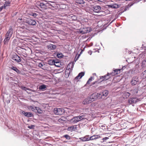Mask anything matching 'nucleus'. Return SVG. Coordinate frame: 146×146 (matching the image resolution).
Masks as SVG:
<instances>
[{
	"instance_id": "obj_1",
	"label": "nucleus",
	"mask_w": 146,
	"mask_h": 146,
	"mask_svg": "<svg viewBox=\"0 0 146 146\" xmlns=\"http://www.w3.org/2000/svg\"><path fill=\"white\" fill-rule=\"evenodd\" d=\"M121 69H116L115 70H113L112 72L110 73H108V74L104 76H100V78L99 80V81H96L93 82L92 84V85H94L97 83H99L100 82H102L104 80H106L109 79L110 77V76H113L118 74V72L120 71Z\"/></svg>"
},
{
	"instance_id": "obj_2",
	"label": "nucleus",
	"mask_w": 146,
	"mask_h": 146,
	"mask_svg": "<svg viewBox=\"0 0 146 146\" xmlns=\"http://www.w3.org/2000/svg\"><path fill=\"white\" fill-rule=\"evenodd\" d=\"M91 30H92L90 27H86L83 26V27L81 28L80 29L76 31V33L77 34H83L88 33L90 32Z\"/></svg>"
},
{
	"instance_id": "obj_3",
	"label": "nucleus",
	"mask_w": 146,
	"mask_h": 146,
	"mask_svg": "<svg viewBox=\"0 0 146 146\" xmlns=\"http://www.w3.org/2000/svg\"><path fill=\"white\" fill-rule=\"evenodd\" d=\"M17 21H22V22L27 23L30 25H35L36 24V22L35 20L27 18H25L23 19H22V18H19Z\"/></svg>"
},
{
	"instance_id": "obj_4",
	"label": "nucleus",
	"mask_w": 146,
	"mask_h": 146,
	"mask_svg": "<svg viewBox=\"0 0 146 146\" xmlns=\"http://www.w3.org/2000/svg\"><path fill=\"white\" fill-rule=\"evenodd\" d=\"M84 119V115L75 117L70 120V122L74 124Z\"/></svg>"
},
{
	"instance_id": "obj_5",
	"label": "nucleus",
	"mask_w": 146,
	"mask_h": 146,
	"mask_svg": "<svg viewBox=\"0 0 146 146\" xmlns=\"http://www.w3.org/2000/svg\"><path fill=\"white\" fill-rule=\"evenodd\" d=\"M130 83L131 85L133 86L139 84L140 82L138 76H135L133 77L131 80Z\"/></svg>"
},
{
	"instance_id": "obj_6",
	"label": "nucleus",
	"mask_w": 146,
	"mask_h": 146,
	"mask_svg": "<svg viewBox=\"0 0 146 146\" xmlns=\"http://www.w3.org/2000/svg\"><path fill=\"white\" fill-rule=\"evenodd\" d=\"M141 100L140 98H137L132 97L129 98L128 100V103L130 104H135Z\"/></svg>"
},
{
	"instance_id": "obj_7",
	"label": "nucleus",
	"mask_w": 146,
	"mask_h": 146,
	"mask_svg": "<svg viewBox=\"0 0 146 146\" xmlns=\"http://www.w3.org/2000/svg\"><path fill=\"white\" fill-rule=\"evenodd\" d=\"M54 113L56 115H61L63 114L64 112V110L62 108H55L53 110Z\"/></svg>"
},
{
	"instance_id": "obj_8",
	"label": "nucleus",
	"mask_w": 146,
	"mask_h": 146,
	"mask_svg": "<svg viewBox=\"0 0 146 146\" xmlns=\"http://www.w3.org/2000/svg\"><path fill=\"white\" fill-rule=\"evenodd\" d=\"M101 98L104 100L106 97L108 95L109 91L107 90H105L100 93Z\"/></svg>"
},
{
	"instance_id": "obj_9",
	"label": "nucleus",
	"mask_w": 146,
	"mask_h": 146,
	"mask_svg": "<svg viewBox=\"0 0 146 146\" xmlns=\"http://www.w3.org/2000/svg\"><path fill=\"white\" fill-rule=\"evenodd\" d=\"M92 10L95 13H98L101 12V7L99 5H96L94 6L92 8Z\"/></svg>"
},
{
	"instance_id": "obj_10",
	"label": "nucleus",
	"mask_w": 146,
	"mask_h": 146,
	"mask_svg": "<svg viewBox=\"0 0 146 146\" xmlns=\"http://www.w3.org/2000/svg\"><path fill=\"white\" fill-rule=\"evenodd\" d=\"M12 59L18 63L20 62L21 60L20 57L16 54L12 55Z\"/></svg>"
},
{
	"instance_id": "obj_11",
	"label": "nucleus",
	"mask_w": 146,
	"mask_h": 146,
	"mask_svg": "<svg viewBox=\"0 0 146 146\" xmlns=\"http://www.w3.org/2000/svg\"><path fill=\"white\" fill-rule=\"evenodd\" d=\"M90 96L91 98H93L94 101L98 98L100 99L101 98L100 93L95 92L93 93Z\"/></svg>"
},
{
	"instance_id": "obj_12",
	"label": "nucleus",
	"mask_w": 146,
	"mask_h": 146,
	"mask_svg": "<svg viewBox=\"0 0 146 146\" xmlns=\"http://www.w3.org/2000/svg\"><path fill=\"white\" fill-rule=\"evenodd\" d=\"M37 5L39 6L43 10H45L47 9V5L46 3L39 2L37 3Z\"/></svg>"
},
{
	"instance_id": "obj_13",
	"label": "nucleus",
	"mask_w": 146,
	"mask_h": 146,
	"mask_svg": "<svg viewBox=\"0 0 146 146\" xmlns=\"http://www.w3.org/2000/svg\"><path fill=\"white\" fill-rule=\"evenodd\" d=\"M120 5H119L116 3H113L107 5V6L109 8L114 9H116L120 7Z\"/></svg>"
},
{
	"instance_id": "obj_14",
	"label": "nucleus",
	"mask_w": 146,
	"mask_h": 146,
	"mask_svg": "<svg viewBox=\"0 0 146 146\" xmlns=\"http://www.w3.org/2000/svg\"><path fill=\"white\" fill-rule=\"evenodd\" d=\"M74 66V63L73 62H71L68 64L66 70H68L72 72Z\"/></svg>"
},
{
	"instance_id": "obj_15",
	"label": "nucleus",
	"mask_w": 146,
	"mask_h": 146,
	"mask_svg": "<svg viewBox=\"0 0 146 146\" xmlns=\"http://www.w3.org/2000/svg\"><path fill=\"white\" fill-rule=\"evenodd\" d=\"M77 125H75L70 126L67 128V130L68 131H75L77 130Z\"/></svg>"
},
{
	"instance_id": "obj_16",
	"label": "nucleus",
	"mask_w": 146,
	"mask_h": 146,
	"mask_svg": "<svg viewBox=\"0 0 146 146\" xmlns=\"http://www.w3.org/2000/svg\"><path fill=\"white\" fill-rule=\"evenodd\" d=\"M75 4L80 6L82 4H84L85 1L83 0H75Z\"/></svg>"
},
{
	"instance_id": "obj_17",
	"label": "nucleus",
	"mask_w": 146,
	"mask_h": 146,
	"mask_svg": "<svg viewBox=\"0 0 146 146\" xmlns=\"http://www.w3.org/2000/svg\"><path fill=\"white\" fill-rule=\"evenodd\" d=\"M101 137L100 135H94L92 136H91L90 137H89V140H93L95 139H98L101 138Z\"/></svg>"
},
{
	"instance_id": "obj_18",
	"label": "nucleus",
	"mask_w": 146,
	"mask_h": 146,
	"mask_svg": "<svg viewBox=\"0 0 146 146\" xmlns=\"http://www.w3.org/2000/svg\"><path fill=\"white\" fill-rule=\"evenodd\" d=\"M22 113L27 117H30L33 116V114L30 112H26L24 111H23Z\"/></svg>"
},
{
	"instance_id": "obj_19",
	"label": "nucleus",
	"mask_w": 146,
	"mask_h": 146,
	"mask_svg": "<svg viewBox=\"0 0 146 146\" xmlns=\"http://www.w3.org/2000/svg\"><path fill=\"white\" fill-rule=\"evenodd\" d=\"M13 33V29L12 28H10L7 31L6 34V36H11Z\"/></svg>"
},
{
	"instance_id": "obj_20",
	"label": "nucleus",
	"mask_w": 146,
	"mask_h": 146,
	"mask_svg": "<svg viewBox=\"0 0 146 146\" xmlns=\"http://www.w3.org/2000/svg\"><path fill=\"white\" fill-rule=\"evenodd\" d=\"M89 137L90 136L89 135H87L84 137H80L79 139H80V140L83 141H89Z\"/></svg>"
},
{
	"instance_id": "obj_21",
	"label": "nucleus",
	"mask_w": 146,
	"mask_h": 146,
	"mask_svg": "<svg viewBox=\"0 0 146 146\" xmlns=\"http://www.w3.org/2000/svg\"><path fill=\"white\" fill-rule=\"evenodd\" d=\"M9 68L11 69L14 71L18 74H20L21 73V71L18 69L16 67L11 66H9Z\"/></svg>"
},
{
	"instance_id": "obj_22",
	"label": "nucleus",
	"mask_w": 146,
	"mask_h": 146,
	"mask_svg": "<svg viewBox=\"0 0 146 146\" xmlns=\"http://www.w3.org/2000/svg\"><path fill=\"white\" fill-rule=\"evenodd\" d=\"M47 47L48 49L50 50H52L55 49L56 48V46L55 45L50 44Z\"/></svg>"
},
{
	"instance_id": "obj_23",
	"label": "nucleus",
	"mask_w": 146,
	"mask_h": 146,
	"mask_svg": "<svg viewBox=\"0 0 146 146\" xmlns=\"http://www.w3.org/2000/svg\"><path fill=\"white\" fill-rule=\"evenodd\" d=\"M46 4L47 5V9L48 8V6H49L50 7H48L52 10H54L56 9V7L54 6L55 5H52L51 4L48 3H46Z\"/></svg>"
},
{
	"instance_id": "obj_24",
	"label": "nucleus",
	"mask_w": 146,
	"mask_h": 146,
	"mask_svg": "<svg viewBox=\"0 0 146 146\" xmlns=\"http://www.w3.org/2000/svg\"><path fill=\"white\" fill-rule=\"evenodd\" d=\"M133 4L134 3H131L128 4L127 5L125 6L124 8V10L123 11V12H124L128 10L129 8L132 6Z\"/></svg>"
},
{
	"instance_id": "obj_25",
	"label": "nucleus",
	"mask_w": 146,
	"mask_h": 146,
	"mask_svg": "<svg viewBox=\"0 0 146 146\" xmlns=\"http://www.w3.org/2000/svg\"><path fill=\"white\" fill-rule=\"evenodd\" d=\"M54 65L57 67H60L61 65L60 62L58 59H55Z\"/></svg>"
},
{
	"instance_id": "obj_26",
	"label": "nucleus",
	"mask_w": 146,
	"mask_h": 146,
	"mask_svg": "<svg viewBox=\"0 0 146 146\" xmlns=\"http://www.w3.org/2000/svg\"><path fill=\"white\" fill-rule=\"evenodd\" d=\"M38 88L39 90H41L42 91H43L44 90H46V86L44 84H42Z\"/></svg>"
},
{
	"instance_id": "obj_27",
	"label": "nucleus",
	"mask_w": 146,
	"mask_h": 146,
	"mask_svg": "<svg viewBox=\"0 0 146 146\" xmlns=\"http://www.w3.org/2000/svg\"><path fill=\"white\" fill-rule=\"evenodd\" d=\"M55 61V59H50L48 61V63L50 65H54Z\"/></svg>"
},
{
	"instance_id": "obj_28",
	"label": "nucleus",
	"mask_w": 146,
	"mask_h": 146,
	"mask_svg": "<svg viewBox=\"0 0 146 146\" xmlns=\"http://www.w3.org/2000/svg\"><path fill=\"white\" fill-rule=\"evenodd\" d=\"M72 72L68 70H66L65 72V78H67L68 77L70 72Z\"/></svg>"
},
{
	"instance_id": "obj_29",
	"label": "nucleus",
	"mask_w": 146,
	"mask_h": 146,
	"mask_svg": "<svg viewBox=\"0 0 146 146\" xmlns=\"http://www.w3.org/2000/svg\"><path fill=\"white\" fill-rule=\"evenodd\" d=\"M11 4V2L9 1H6L5 2L3 6L5 8L6 7L10 6Z\"/></svg>"
},
{
	"instance_id": "obj_30",
	"label": "nucleus",
	"mask_w": 146,
	"mask_h": 146,
	"mask_svg": "<svg viewBox=\"0 0 146 146\" xmlns=\"http://www.w3.org/2000/svg\"><path fill=\"white\" fill-rule=\"evenodd\" d=\"M37 109H36V111L35 113H42L43 111H42L40 109L39 107H36Z\"/></svg>"
},
{
	"instance_id": "obj_31",
	"label": "nucleus",
	"mask_w": 146,
	"mask_h": 146,
	"mask_svg": "<svg viewBox=\"0 0 146 146\" xmlns=\"http://www.w3.org/2000/svg\"><path fill=\"white\" fill-rule=\"evenodd\" d=\"M36 107L34 105H33L32 106H30L29 107L30 108H31L32 110V111L35 112L36 111V109H37L36 107Z\"/></svg>"
},
{
	"instance_id": "obj_32",
	"label": "nucleus",
	"mask_w": 146,
	"mask_h": 146,
	"mask_svg": "<svg viewBox=\"0 0 146 146\" xmlns=\"http://www.w3.org/2000/svg\"><path fill=\"white\" fill-rule=\"evenodd\" d=\"M141 66L142 68H144L146 66V58L142 61Z\"/></svg>"
},
{
	"instance_id": "obj_33",
	"label": "nucleus",
	"mask_w": 146,
	"mask_h": 146,
	"mask_svg": "<svg viewBox=\"0 0 146 146\" xmlns=\"http://www.w3.org/2000/svg\"><path fill=\"white\" fill-rule=\"evenodd\" d=\"M130 94L128 92L125 93L124 94V98H128L130 96Z\"/></svg>"
},
{
	"instance_id": "obj_34",
	"label": "nucleus",
	"mask_w": 146,
	"mask_h": 146,
	"mask_svg": "<svg viewBox=\"0 0 146 146\" xmlns=\"http://www.w3.org/2000/svg\"><path fill=\"white\" fill-rule=\"evenodd\" d=\"M10 39V37H6L4 39V42L5 44H6L7 43L9 40Z\"/></svg>"
},
{
	"instance_id": "obj_35",
	"label": "nucleus",
	"mask_w": 146,
	"mask_h": 146,
	"mask_svg": "<svg viewBox=\"0 0 146 146\" xmlns=\"http://www.w3.org/2000/svg\"><path fill=\"white\" fill-rule=\"evenodd\" d=\"M88 98H86L83 102L82 103L84 104H89Z\"/></svg>"
},
{
	"instance_id": "obj_36",
	"label": "nucleus",
	"mask_w": 146,
	"mask_h": 146,
	"mask_svg": "<svg viewBox=\"0 0 146 146\" xmlns=\"http://www.w3.org/2000/svg\"><path fill=\"white\" fill-rule=\"evenodd\" d=\"M57 56L58 58H60L63 57V55L61 53H58L57 54Z\"/></svg>"
},
{
	"instance_id": "obj_37",
	"label": "nucleus",
	"mask_w": 146,
	"mask_h": 146,
	"mask_svg": "<svg viewBox=\"0 0 146 146\" xmlns=\"http://www.w3.org/2000/svg\"><path fill=\"white\" fill-rule=\"evenodd\" d=\"M141 76L143 79L146 78V73H144V71L142 73Z\"/></svg>"
},
{
	"instance_id": "obj_38",
	"label": "nucleus",
	"mask_w": 146,
	"mask_h": 146,
	"mask_svg": "<svg viewBox=\"0 0 146 146\" xmlns=\"http://www.w3.org/2000/svg\"><path fill=\"white\" fill-rule=\"evenodd\" d=\"M88 101L89 102V104L91 103L92 102L94 101V100H93V98H91V96H90V97L88 98Z\"/></svg>"
},
{
	"instance_id": "obj_39",
	"label": "nucleus",
	"mask_w": 146,
	"mask_h": 146,
	"mask_svg": "<svg viewBox=\"0 0 146 146\" xmlns=\"http://www.w3.org/2000/svg\"><path fill=\"white\" fill-rule=\"evenodd\" d=\"M88 101L89 102V104L91 103L92 102L94 101V100H93V98H91V96H90V97L88 98Z\"/></svg>"
},
{
	"instance_id": "obj_40",
	"label": "nucleus",
	"mask_w": 146,
	"mask_h": 146,
	"mask_svg": "<svg viewBox=\"0 0 146 146\" xmlns=\"http://www.w3.org/2000/svg\"><path fill=\"white\" fill-rule=\"evenodd\" d=\"M30 15L31 16H32L33 17H34L35 18L36 17V16L37 15L36 13L35 12H31V13Z\"/></svg>"
},
{
	"instance_id": "obj_41",
	"label": "nucleus",
	"mask_w": 146,
	"mask_h": 146,
	"mask_svg": "<svg viewBox=\"0 0 146 146\" xmlns=\"http://www.w3.org/2000/svg\"><path fill=\"white\" fill-rule=\"evenodd\" d=\"M85 74V73L84 72H82L78 74H80L79 75V76L80 77V78H79V79H80L82 78V77Z\"/></svg>"
},
{
	"instance_id": "obj_42",
	"label": "nucleus",
	"mask_w": 146,
	"mask_h": 146,
	"mask_svg": "<svg viewBox=\"0 0 146 146\" xmlns=\"http://www.w3.org/2000/svg\"><path fill=\"white\" fill-rule=\"evenodd\" d=\"M58 33L61 34V35H62L63 36L66 35L65 33L62 31H59L58 32Z\"/></svg>"
},
{
	"instance_id": "obj_43",
	"label": "nucleus",
	"mask_w": 146,
	"mask_h": 146,
	"mask_svg": "<svg viewBox=\"0 0 146 146\" xmlns=\"http://www.w3.org/2000/svg\"><path fill=\"white\" fill-rule=\"evenodd\" d=\"M22 89L24 90L25 91H27V90H30V89L29 88H27L26 87H25V86H22L21 87Z\"/></svg>"
},
{
	"instance_id": "obj_44",
	"label": "nucleus",
	"mask_w": 146,
	"mask_h": 146,
	"mask_svg": "<svg viewBox=\"0 0 146 146\" xmlns=\"http://www.w3.org/2000/svg\"><path fill=\"white\" fill-rule=\"evenodd\" d=\"M64 137L68 140L70 139V137L68 135H64Z\"/></svg>"
},
{
	"instance_id": "obj_45",
	"label": "nucleus",
	"mask_w": 146,
	"mask_h": 146,
	"mask_svg": "<svg viewBox=\"0 0 146 146\" xmlns=\"http://www.w3.org/2000/svg\"><path fill=\"white\" fill-rule=\"evenodd\" d=\"M35 127V126L34 125H32L30 126H28V128L30 129H33Z\"/></svg>"
},
{
	"instance_id": "obj_46",
	"label": "nucleus",
	"mask_w": 146,
	"mask_h": 146,
	"mask_svg": "<svg viewBox=\"0 0 146 146\" xmlns=\"http://www.w3.org/2000/svg\"><path fill=\"white\" fill-rule=\"evenodd\" d=\"M109 139V137H105L103 138L102 139L103 140V141L102 142H103L104 141H106V140L108 139Z\"/></svg>"
},
{
	"instance_id": "obj_47",
	"label": "nucleus",
	"mask_w": 146,
	"mask_h": 146,
	"mask_svg": "<svg viewBox=\"0 0 146 146\" xmlns=\"http://www.w3.org/2000/svg\"><path fill=\"white\" fill-rule=\"evenodd\" d=\"M80 74H78V75L76 76L75 78V80H76V81L78 80L79 79V78H80V77L79 76V75Z\"/></svg>"
},
{
	"instance_id": "obj_48",
	"label": "nucleus",
	"mask_w": 146,
	"mask_h": 146,
	"mask_svg": "<svg viewBox=\"0 0 146 146\" xmlns=\"http://www.w3.org/2000/svg\"><path fill=\"white\" fill-rule=\"evenodd\" d=\"M72 15V16H73V18H72V20H76L77 17L75 15Z\"/></svg>"
},
{
	"instance_id": "obj_49",
	"label": "nucleus",
	"mask_w": 146,
	"mask_h": 146,
	"mask_svg": "<svg viewBox=\"0 0 146 146\" xmlns=\"http://www.w3.org/2000/svg\"><path fill=\"white\" fill-rule=\"evenodd\" d=\"M38 66L39 67L41 68H42V67L43 66V65L41 63H39L38 64Z\"/></svg>"
},
{
	"instance_id": "obj_50",
	"label": "nucleus",
	"mask_w": 146,
	"mask_h": 146,
	"mask_svg": "<svg viewBox=\"0 0 146 146\" xmlns=\"http://www.w3.org/2000/svg\"><path fill=\"white\" fill-rule=\"evenodd\" d=\"M3 9H5V7H4V6L3 5L0 7V12Z\"/></svg>"
},
{
	"instance_id": "obj_51",
	"label": "nucleus",
	"mask_w": 146,
	"mask_h": 146,
	"mask_svg": "<svg viewBox=\"0 0 146 146\" xmlns=\"http://www.w3.org/2000/svg\"><path fill=\"white\" fill-rule=\"evenodd\" d=\"M93 77H91L90 78H89V79H88V80L90 81V82H91V81H92V79H93Z\"/></svg>"
},
{
	"instance_id": "obj_52",
	"label": "nucleus",
	"mask_w": 146,
	"mask_h": 146,
	"mask_svg": "<svg viewBox=\"0 0 146 146\" xmlns=\"http://www.w3.org/2000/svg\"><path fill=\"white\" fill-rule=\"evenodd\" d=\"M96 1H100L101 2H103L104 0H95Z\"/></svg>"
},
{
	"instance_id": "obj_53",
	"label": "nucleus",
	"mask_w": 146,
	"mask_h": 146,
	"mask_svg": "<svg viewBox=\"0 0 146 146\" xmlns=\"http://www.w3.org/2000/svg\"><path fill=\"white\" fill-rule=\"evenodd\" d=\"M92 52L91 50H90L88 51V53L90 55H91L92 54Z\"/></svg>"
},
{
	"instance_id": "obj_54",
	"label": "nucleus",
	"mask_w": 146,
	"mask_h": 146,
	"mask_svg": "<svg viewBox=\"0 0 146 146\" xmlns=\"http://www.w3.org/2000/svg\"><path fill=\"white\" fill-rule=\"evenodd\" d=\"M91 82L90 81L88 80L87 81L86 83V84H90V82Z\"/></svg>"
},
{
	"instance_id": "obj_55",
	"label": "nucleus",
	"mask_w": 146,
	"mask_h": 146,
	"mask_svg": "<svg viewBox=\"0 0 146 146\" xmlns=\"http://www.w3.org/2000/svg\"><path fill=\"white\" fill-rule=\"evenodd\" d=\"M58 23L60 24H61L62 23V22L61 21H59L58 22Z\"/></svg>"
},
{
	"instance_id": "obj_56",
	"label": "nucleus",
	"mask_w": 146,
	"mask_h": 146,
	"mask_svg": "<svg viewBox=\"0 0 146 146\" xmlns=\"http://www.w3.org/2000/svg\"><path fill=\"white\" fill-rule=\"evenodd\" d=\"M9 80H13V78H12V77H9Z\"/></svg>"
},
{
	"instance_id": "obj_57",
	"label": "nucleus",
	"mask_w": 146,
	"mask_h": 146,
	"mask_svg": "<svg viewBox=\"0 0 146 146\" xmlns=\"http://www.w3.org/2000/svg\"><path fill=\"white\" fill-rule=\"evenodd\" d=\"M23 54H24V55H23L25 57H26L27 56V54H26L25 53H24Z\"/></svg>"
},
{
	"instance_id": "obj_58",
	"label": "nucleus",
	"mask_w": 146,
	"mask_h": 146,
	"mask_svg": "<svg viewBox=\"0 0 146 146\" xmlns=\"http://www.w3.org/2000/svg\"><path fill=\"white\" fill-rule=\"evenodd\" d=\"M107 24H104V27H107L108 25H107Z\"/></svg>"
},
{
	"instance_id": "obj_59",
	"label": "nucleus",
	"mask_w": 146,
	"mask_h": 146,
	"mask_svg": "<svg viewBox=\"0 0 146 146\" xmlns=\"http://www.w3.org/2000/svg\"><path fill=\"white\" fill-rule=\"evenodd\" d=\"M90 39H91V38H88V39H87V40L86 41H87V40H90Z\"/></svg>"
},
{
	"instance_id": "obj_60",
	"label": "nucleus",
	"mask_w": 146,
	"mask_h": 146,
	"mask_svg": "<svg viewBox=\"0 0 146 146\" xmlns=\"http://www.w3.org/2000/svg\"><path fill=\"white\" fill-rule=\"evenodd\" d=\"M72 14L70 16L72 17V18H73V16H72Z\"/></svg>"
},
{
	"instance_id": "obj_61",
	"label": "nucleus",
	"mask_w": 146,
	"mask_h": 146,
	"mask_svg": "<svg viewBox=\"0 0 146 146\" xmlns=\"http://www.w3.org/2000/svg\"><path fill=\"white\" fill-rule=\"evenodd\" d=\"M62 120V119H59L58 121H60Z\"/></svg>"
},
{
	"instance_id": "obj_62",
	"label": "nucleus",
	"mask_w": 146,
	"mask_h": 146,
	"mask_svg": "<svg viewBox=\"0 0 146 146\" xmlns=\"http://www.w3.org/2000/svg\"><path fill=\"white\" fill-rule=\"evenodd\" d=\"M82 51H81V52H80V54H79V55H78V56L80 55V54L82 53Z\"/></svg>"
},
{
	"instance_id": "obj_63",
	"label": "nucleus",
	"mask_w": 146,
	"mask_h": 146,
	"mask_svg": "<svg viewBox=\"0 0 146 146\" xmlns=\"http://www.w3.org/2000/svg\"><path fill=\"white\" fill-rule=\"evenodd\" d=\"M6 79V80H9V78H7Z\"/></svg>"
},
{
	"instance_id": "obj_64",
	"label": "nucleus",
	"mask_w": 146,
	"mask_h": 146,
	"mask_svg": "<svg viewBox=\"0 0 146 146\" xmlns=\"http://www.w3.org/2000/svg\"><path fill=\"white\" fill-rule=\"evenodd\" d=\"M144 73H146V70L144 71Z\"/></svg>"
}]
</instances>
